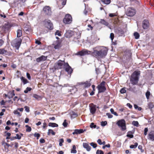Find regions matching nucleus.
Listing matches in <instances>:
<instances>
[{
    "label": "nucleus",
    "mask_w": 154,
    "mask_h": 154,
    "mask_svg": "<svg viewBox=\"0 0 154 154\" xmlns=\"http://www.w3.org/2000/svg\"><path fill=\"white\" fill-rule=\"evenodd\" d=\"M22 31L20 29H18L17 31V37H20L22 35Z\"/></svg>",
    "instance_id": "obj_28"
},
{
    "label": "nucleus",
    "mask_w": 154,
    "mask_h": 154,
    "mask_svg": "<svg viewBox=\"0 0 154 154\" xmlns=\"http://www.w3.org/2000/svg\"><path fill=\"white\" fill-rule=\"evenodd\" d=\"M81 84L85 88L88 87L90 86L91 85L90 82L87 81L85 82H82Z\"/></svg>",
    "instance_id": "obj_26"
},
{
    "label": "nucleus",
    "mask_w": 154,
    "mask_h": 154,
    "mask_svg": "<svg viewBox=\"0 0 154 154\" xmlns=\"http://www.w3.org/2000/svg\"><path fill=\"white\" fill-rule=\"evenodd\" d=\"M9 28V26L8 24H5L3 26L0 27V31L3 33L8 31Z\"/></svg>",
    "instance_id": "obj_13"
},
{
    "label": "nucleus",
    "mask_w": 154,
    "mask_h": 154,
    "mask_svg": "<svg viewBox=\"0 0 154 154\" xmlns=\"http://www.w3.org/2000/svg\"><path fill=\"white\" fill-rule=\"evenodd\" d=\"M116 32L119 35H122L124 33V31L121 28H119L116 30Z\"/></svg>",
    "instance_id": "obj_25"
},
{
    "label": "nucleus",
    "mask_w": 154,
    "mask_h": 154,
    "mask_svg": "<svg viewBox=\"0 0 154 154\" xmlns=\"http://www.w3.org/2000/svg\"><path fill=\"white\" fill-rule=\"evenodd\" d=\"M96 110V106L93 104H91L90 106V111L93 114L95 113Z\"/></svg>",
    "instance_id": "obj_18"
},
{
    "label": "nucleus",
    "mask_w": 154,
    "mask_h": 154,
    "mask_svg": "<svg viewBox=\"0 0 154 154\" xmlns=\"http://www.w3.org/2000/svg\"><path fill=\"white\" fill-rule=\"evenodd\" d=\"M149 23L147 20H144L143 23V27L144 29H147L149 27Z\"/></svg>",
    "instance_id": "obj_21"
},
{
    "label": "nucleus",
    "mask_w": 154,
    "mask_h": 154,
    "mask_svg": "<svg viewBox=\"0 0 154 154\" xmlns=\"http://www.w3.org/2000/svg\"><path fill=\"white\" fill-rule=\"evenodd\" d=\"M90 127L91 128H95L96 127V125H94V123H91L90 125Z\"/></svg>",
    "instance_id": "obj_51"
},
{
    "label": "nucleus",
    "mask_w": 154,
    "mask_h": 154,
    "mask_svg": "<svg viewBox=\"0 0 154 154\" xmlns=\"http://www.w3.org/2000/svg\"><path fill=\"white\" fill-rule=\"evenodd\" d=\"M104 4L106 5L109 4L110 3V0H101Z\"/></svg>",
    "instance_id": "obj_33"
},
{
    "label": "nucleus",
    "mask_w": 154,
    "mask_h": 154,
    "mask_svg": "<svg viewBox=\"0 0 154 154\" xmlns=\"http://www.w3.org/2000/svg\"><path fill=\"white\" fill-rule=\"evenodd\" d=\"M22 42L20 38L18 39H16L12 42V45L13 46L15 47L17 49L19 48Z\"/></svg>",
    "instance_id": "obj_6"
},
{
    "label": "nucleus",
    "mask_w": 154,
    "mask_h": 154,
    "mask_svg": "<svg viewBox=\"0 0 154 154\" xmlns=\"http://www.w3.org/2000/svg\"><path fill=\"white\" fill-rule=\"evenodd\" d=\"M14 113L15 115H17L18 116H20L21 115L20 114V112H19L18 110H15L14 112Z\"/></svg>",
    "instance_id": "obj_40"
},
{
    "label": "nucleus",
    "mask_w": 154,
    "mask_h": 154,
    "mask_svg": "<svg viewBox=\"0 0 154 154\" xmlns=\"http://www.w3.org/2000/svg\"><path fill=\"white\" fill-rule=\"evenodd\" d=\"M148 106L149 108L152 109L154 107L153 104L152 103H149L148 104Z\"/></svg>",
    "instance_id": "obj_38"
},
{
    "label": "nucleus",
    "mask_w": 154,
    "mask_h": 154,
    "mask_svg": "<svg viewBox=\"0 0 154 154\" xmlns=\"http://www.w3.org/2000/svg\"><path fill=\"white\" fill-rule=\"evenodd\" d=\"M126 91L125 88H123L121 89L120 90V92L122 94H124L126 92Z\"/></svg>",
    "instance_id": "obj_50"
},
{
    "label": "nucleus",
    "mask_w": 154,
    "mask_h": 154,
    "mask_svg": "<svg viewBox=\"0 0 154 154\" xmlns=\"http://www.w3.org/2000/svg\"><path fill=\"white\" fill-rule=\"evenodd\" d=\"M43 11L46 15H50L51 13V10L50 7L48 6H45L43 9Z\"/></svg>",
    "instance_id": "obj_12"
},
{
    "label": "nucleus",
    "mask_w": 154,
    "mask_h": 154,
    "mask_svg": "<svg viewBox=\"0 0 154 154\" xmlns=\"http://www.w3.org/2000/svg\"><path fill=\"white\" fill-rule=\"evenodd\" d=\"M108 49L104 46L97 47L93 48L92 55L97 59L104 57L107 54Z\"/></svg>",
    "instance_id": "obj_1"
},
{
    "label": "nucleus",
    "mask_w": 154,
    "mask_h": 154,
    "mask_svg": "<svg viewBox=\"0 0 154 154\" xmlns=\"http://www.w3.org/2000/svg\"><path fill=\"white\" fill-rule=\"evenodd\" d=\"M91 146H92L94 148H95L97 146V144L96 143L92 142L90 143Z\"/></svg>",
    "instance_id": "obj_42"
},
{
    "label": "nucleus",
    "mask_w": 154,
    "mask_h": 154,
    "mask_svg": "<svg viewBox=\"0 0 154 154\" xmlns=\"http://www.w3.org/2000/svg\"><path fill=\"white\" fill-rule=\"evenodd\" d=\"M97 142L99 145L102 144V142H101V140L100 139H99L97 140Z\"/></svg>",
    "instance_id": "obj_59"
},
{
    "label": "nucleus",
    "mask_w": 154,
    "mask_h": 154,
    "mask_svg": "<svg viewBox=\"0 0 154 154\" xmlns=\"http://www.w3.org/2000/svg\"><path fill=\"white\" fill-rule=\"evenodd\" d=\"M107 124V122L106 121H102L101 122V125L103 126H105Z\"/></svg>",
    "instance_id": "obj_47"
},
{
    "label": "nucleus",
    "mask_w": 154,
    "mask_h": 154,
    "mask_svg": "<svg viewBox=\"0 0 154 154\" xmlns=\"http://www.w3.org/2000/svg\"><path fill=\"white\" fill-rule=\"evenodd\" d=\"M59 145L60 146H62L63 145L62 143L64 142V140L63 138L60 139L59 140Z\"/></svg>",
    "instance_id": "obj_37"
},
{
    "label": "nucleus",
    "mask_w": 154,
    "mask_h": 154,
    "mask_svg": "<svg viewBox=\"0 0 154 154\" xmlns=\"http://www.w3.org/2000/svg\"><path fill=\"white\" fill-rule=\"evenodd\" d=\"M136 14L135 10L132 8H129L126 10V14L128 16L132 17Z\"/></svg>",
    "instance_id": "obj_7"
},
{
    "label": "nucleus",
    "mask_w": 154,
    "mask_h": 154,
    "mask_svg": "<svg viewBox=\"0 0 154 154\" xmlns=\"http://www.w3.org/2000/svg\"><path fill=\"white\" fill-rule=\"evenodd\" d=\"M35 137H37V139H38V138L40 137V135L39 134L37 133H35L34 135Z\"/></svg>",
    "instance_id": "obj_54"
},
{
    "label": "nucleus",
    "mask_w": 154,
    "mask_h": 154,
    "mask_svg": "<svg viewBox=\"0 0 154 154\" xmlns=\"http://www.w3.org/2000/svg\"><path fill=\"white\" fill-rule=\"evenodd\" d=\"M53 45L55 49H58L61 46V42L60 41L57 40L53 43Z\"/></svg>",
    "instance_id": "obj_16"
},
{
    "label": "nucleus",
    "mask_w": 154,
    "mask_h": 154,
    "mask_svg": "<svg viewBox=\"0 0 154 154\" xmlns=\"http://www.w3.org/2000/svg\"><path fill=\"white\" fill-rule=\"evenodd\" d=\"M72 17L69 14L66 15L64 18L63 20V22L65 24L70 23L72 21Z\"/></svg>",
    "instance_id": "obj_8"
},
{
    "label": "nucleus",
    "mask_w": 154,
    "mask_h": 154,
    "mask_svg": "<svg viewBox=\"0 0 154 154\" xmlns=\"http://www.w3.org/2000/svg\"><path fill=\"white\" fill-rule=\"evenodd\" d=\"M40 142L41 143H44L45 142V140L43 139H41L40 140Z\"/></svg>",
    "instance_id": "obj_64"
},
{
    "label": "nucleus",
    "mask_w": 154,
    "mask_h": 154,
    "mask_svg": "<svg viewBox=\"0 0 154 154\" xmlns=\"http://www.w3.org/2000/svg\"><path fill=\"white\" fill-rule=\"evenodd\" d=\"M25 108V111L27 112H29V107L27 106H25L24 107Z\"/></svg>",
    "instance_id": "obj_55"
},
{
    "label": "nucleus",
    "mask_w": 154,
    "mask_h": 154,
    "mask_svg": "<svg viewBox=\"0 0 154 154\" xmlns=\"http://www.w3.org/2000/svg\"><path fill=\"white\" fill-rule=\"evenodd\" d=\"M138 145V143H135L134 145H131L130 146V148L131 149L136 148Z\"/></svg>",
    "instance_id": "obj_34"
},
{
    "label": "nucleus",
    "mask_w": 154,
    "mask_h": 154,
    "mask_svg": "<svg viewBox=\"0 0 154 154\" xmlns=\"http://www.w3.org/2000/svg\"><path fill=\"white\" fill-rule=\"evenodd\" d=\"M140 74V71H135L132 75L131 78V81L132 84L133 85H136L139 79V75Z\"/></svg>",
    "instance_id": "obj_2"
},
{
    "label": "nucleus",
    "mask_w": 154,
    "mask_h": 154,
    "mask_svg": "<svg viewBox=\"0 0 154 154\" xmlns=\"http://www.w3.org/2000/svg\"><path fill=\"white\" fill-rule=\"evenodd\" d=\"M67 124H68L66 122V120L65 119L63 123V126L64 127H66L67 126Z\"/></svg>",
    "instance_id": "obj_48"
},
{
    "label": "nucleus",
    "mask_w": 154,
    "mask_h": 154,
    "mask_svg": "<svg viewBox=\"0 0 154 154\" xmlns=\"http://www.w3.org/2000/svg\"><path fill=\"white\" fill-rule=\"evenodd\" d=\"M9 94L10 95L8 96V97L9 99L12 98L15 95L14 93V90H13L11 92H10Z\"/></svg>",
    "instance_id": "obj_29"
},
{
    "label": "nucleus",
    "mask_w": 154,
    "mask_h": 154,
    "mask_svg": "<svg viewBox=\"0 0 154 154\" xmlns=\"http://www.w3.org/2000/svg\"><path fill=\"white\" fill-rule=\"evenodd\" d=\"M106 115L108 116V118H112L113 117L112 115L110 114L109 113H106Z\"/></svg>",
    "instance_id": "obj_52"
},
{
    "label": "nucleus",
    "mask_w": 154,
    "mask_h": 154,
    "mask_svg": "<svg viewBox=\"0 0 154 154\" xmlns=\"http://www.w3.org/2000/svg\"><path fill=\"white\" fill-rule=\"evenodd\" d=\"M132 124L135 126H138L139 123L137 121H133L132 123Z\"/></svg>",
    "instance_id": "obj_39"
},
{
    "label": "nucleus",
    "mask_w": 154,
    "mask_h": 154,
    "mask_svg": "<svg viewBox=\"0 0 154 154\" xmlns=\"http://www.w3.org/2000/svg\"><path fill=\"white\" fill-rule=\"evenodd\" d=\"M21 80L23 82L24 85L26 84L27 83V80L25 78L22 77L20 78Z\"/></svg>",
    "instance_id": "obj_32"
},
{
    "label": "nucleus",
    "mask_w": 154,
    "mask_h": 154,
    "mask_svg": "<svg viewBox=\"0 0 154 154\" xmlns=\"http://www.w3.org/2000/svg\"><path fill=\"white\" fill-rule=\"evenodd\" d=\"M116 124L121 128L122 130L124 131L126 129L125 122L124 119L119 120L117 122Z\"/></svg>",
    "instance_id": "obj_3"
},
{
    "label": "nucleus",
    "mask_w": 154,
    "mask_h": 154,
    "mask_svg": "<svg viewBox=\"0 0 154 154\" xmlns=\"http://www.w3.org/2000/svg\"><path fill=\"white\" fill-rule=\"evenodd\" d=\"M15 138L16 139H18V140H20L21 138V136L18 134H16V136L15 137Z\"/></svg>",
    "instance_id": "obj_49"
},
{
    "label": "nucleus",
    "mask_w": 154,
    "mask_h": 154,
    "mask_svg": "<svg viewBox=\"0 0 154 154\" xmlns=\"http://www.w3.org/2000/svg\"><path fill=\"white\" fill-rule=\"evenodd\" d=\"M91 52L90 51L84 49L78 52L77 54L81 56H83L86 54H91Z\"/></svg>",
    "instance_id": "obj_10"
},
{
    "label": "nucleus",
    "mask_w": 154,
    "mask_h": 154,
    "mask_svg": "<svg viewBox=\"0 0 154 154\" xmlns=\"http://www.w3.org/2000/svg\"><path fill=\"white\" fill-rule=\"evenodd\" d=\"M77 152V151L75 149H72L71 151V153H76Z\"/></svg>",
    "instance_id": "obj_60"
},
{
    "label": "nucleus",
    "mask_w": 154,
    "mask_h": 154,
    "mask_svg": "<svg viewBox=\"0 0 154 154\" xmlns=\"http://www.w3.org/2000/svg\"><path fill=\"white\" fill-rule=\"evenodd\" d=\"M134 36L135 38L137 39L139 38L140 35L137 32H135L134 33Z\"/></svg>",
    "instance_id": "obj_36"
},
{
    "label": "nucleus",
    "mask_w": 154,
    "mask_h": 154,
    "mask_svg": "<svg viewBox=\"0 0 154 154\" xmlns=\"http://www.w3.org/2000/svg\"><path fill=\"white\" fill-rule=\"evenodd\" d=\"M25 127L26 128H27L26 129V131L28 132H30L31 130V127L29 126L28 125H26Z\"/></svg>",
    "instance_id": "obj_43"
},
{
    "label": "nucleus",
    "mask_w": 154,
    "mask_h": 154,
    "mask_svg": "<svg viewBox=\"0 0 154 154\" xmlns=\"http://www.w3.org/2000/svg\"><path fill=\"white\" fill-rule=\"evenodd\" d=\"M84 148L86 149V150L88 151H90L91 149V147L87 143H83V144Z\"/></svg>",
    "instance_id": "obj_23"
},
{
    "label": "nucleus",
    "mask_w": 154,
    "mask_h": 154,
    "mask_svg": "<svg viewBox=\"0 0 154 154\" xmlns=\"http://www.w3.org/2000/svg\"><path fill=\"white\" fill-rule=\"evenodd\" d=\"M2 145L5 148V150L6 152H8L9 151L8 148L10 146V145L5 142H3Z\"/></svg>",
    "instance_id": "obj_24"
},
{
    "label": "nucleus",
    "mask_w": 154,
    "mask_h": 154,
    "mask_svg": "<svg viewBox=\"0 0 154 154\" xmlns=\"http://www.w3.org/2000/svg\"><path fill=\"white\" fill-rule=\"evenodd\" d=\"M86 130L85 129L83 130L82 129H75L74 130V131L72 133L73 134H80L81 133H83Z\"/></svg>",
    "instance_id": "obj_20"
},
{
    "label": "nucleus",
    "mask_w": 154,
    "mask_h": 154,
    "mask_svg": "<svg viewBox=\"0 0 154 154\" xmlns=\"http://www.w3.org/2000/svg\"><path fill=\"white\" fill-rule=\"evenodd\" d=\"M148 139L152 141H154V131H151L148 135Z\"/></svg>",
    "instance_id": "obj_15"
},
{
    "label": "nucleus",
    "mask_w": 154,
    "mask_h": 154,
    "mask_svg": "<svg viewBox=\"0 0 154 154\" xmlns=\"http://www.w3.org/2000/svg\"><path fill=\"white\" fill-rule=\"evenodd\" d=\"M73 33V32L71 30H67L65 34V36L67 38H69L72 36Z\"/></svg>",
    "instance_id": "obj_22"
},
{
    "label": "nucleus",
    "mask_w": 154,
    "mask_h": 154,
    "mask_svg": "<svg viewBox=\"0 0 154 154\" xmlns=\"http://www.w3.org/2000/svg\"><path fill=\"white\" fill-rule=\"evenodd\" d=\"M26 75H27V77L28 78V79H29V80L30 79L31 77H30V74L29 73H27Z\"/></svg>",
    "instance_id": "obj_63"
},
{
    "label": "nucleus",
    "mask_w": 154,
    "mask_h": 154,
    "mask_svg": "<svg viewBox=\"0 0 154 154\" xmlns=\"http://www.w3.org/2000/svg\"><path fill=\"white\" fill-rule=\"evenodd\" d=\"M110 37L111 38V40L112 41L113 38H114V34L113 33H111L110 34Z\"/></svg>",
    "instance_id": "obj_53"
},
{
    "label": "nucleus",
    "mask_w": 154,
    "mask_h": 154,
    "mask_svg": "<svg viewBox=\"0 0 154 154\" xmlns=\"http://www.w3.org/2000/svg\"><path fill=\"white\" fill-rule=\"evenodd\" d=\"M66 0H57V4L60 6V8H62L65 5Z\"/></svg>",
    "instance_id": "obj_14"
},
{
    "label": "nucleus",
    "mask_w": 154,
    "mask_h": 154,
    "mask_svg": "<svg viewBox=\"0 0 154 154\" xmlns=\"http://www.w3.org/2000/svg\"><path fill=\"white\" fill-rule=\"evenodd\" d=\"M33 97L37 99H38L39 98H40V97L39 96L36 94H34L33 96Z\"/></svg>",
    "instance_id": "obj_58"
},
{
    "label": "nucleus",
    "mask_w": 154,
    "mask_h": 154,
    "mask_svg": "<svg viewBox=\"0 0 154 154\" xmlns=\"http://www.w3.org/2000/svg\"><path fill=\"white\" fill-rule=\"evenodd\" d=\"M32 90L31 88L29 87H27L26 90L24 91V92L25 93H27L29 91H30Z\"/></svg>",
    "instance_id": "obj_41"
},
{
    "label": "nucleus",
    "mask_w": 154,
    "mask_h": 154,
    "mask_svg": "<svg viewBox=\"0 0 154 154\" xmlns=\"http://www.w3.org/2000/svg\"><path fill=\"white\" fill-rule=\"evenodd\" d=\"M138 148L139 149L141 150V151L142 152H143V150L142 149V146L141 145H139L138 146Z\"/></svg>",
    "instance_id": "obj_57"
},
{
    "label": "nucleus",
    "mask_w": 154,
    "mask_h": 154,
    "mask_svg": "<svg viewBox=\"0 0 154 154\" xmlns=\"http://www.w3.org/2000/svg\"><path fill=\"white\" fill-rule=\"evenodd\" d=\"M144 134L145 135H146L147 134V132L148 131V128H145L144 129Z\"/></svg>",
    "instance_id": "obj_56"
},
{
    "label": "nucleus",
    "mask_w": 154,
    "mask_h": 154,
    "mask_svg": "<svg viewBox=\"0 0 154 154\" xmlns=\"http://www.w3.org/2000/svg\"><path fill=\"white\" fill-rule=\"evenodd\" d=\"M150 92L148 91H147L146 93V96L147 99L148 100L149 99V96L150 95Z\"/></svg>",
    "instance_id": "obj_35"
},
{
    "label": "nucleus",
    "mask_w": 154,
    "mask_h": 154,
    "mask_svg": "<svg viewBox=\"0 0 154 154\" xmlns=\"http://www.w3.org/2000/svg\"><path fill=\"white\" fill-rule=\"evenodd\" d=\"M64 68L66 71L69 74H71L72 72V69L71 67L67 63H66L64 65Z\"/></svg>",
    "instance_id": "obj_11"
},
{
    "label": "nucleus",
    "mask_w": 154,
    "mask_h": 154,
    "mask_svg": "<svg viewBox=\"0 0 154 154\" xmlns=\"http://www.w3.org/2000/svg\"><path fill=\"white\" fill-rule=\"evenodd\" d=\"M48 125L49 126L54 127H57L58 126V125L54 123H51L50 122L48 124Z\"/></svg>",
    "instance_id": "obj_30"
},
{
    "label": "nucleus",
    "mask_w": 154,
    "mask_h": 154,
    "mask_svg": "<svg viewBox=\"0 0 154 154\" xmlns=\"http://www.w3.org/2000/svg\"><path fill=\"white\" fill-rule=\"evenodd\" d=\"M45 26L48 29L51 30L53 29V24L50 20H45L44 22Z\"/></svg>",
    "instance_id": "obj_9"
},
{
    "label": "nucleus",
    "mask_w": 154,
    "mask_h": 154,
    "mask_svg": "<svg viewBox=\"0 0 154 154\" xmlns=\"http://www.w3.org/2000/svg\"><path fill=\"white\" fill-rule=\"evenodd\" d=\"M127 136L130 138H132L133 137V135L132 134H127Z\"/></svg>",
    "instance_id": "obj_62"
},
{
    "label": "nucleus",
    "mask_w": 154,
    "mask_h": 154,
    "mask_svg": "<svg viewBox=\"0 0 154 154\" xmlns=\"http://www.w3.org/2000/svg\"><path fill=\"white\" fill-rule=\"evenodd\" d=\"M47 56L42 55L41 57L37 58L36 59V61L38 62L44 61L47 59Z\"/></svg>",
    "instance_id": "obj_19"
},
{
    "label": "nucleus",
    "mask_w": 154,
    "mask_h": 154,
    "mask_svg": "<svg viewBox=\"0 0 154 154\" xmlns=\"http://www.w3.org/2000/svg\"><path fill=\"white\" fill-rule=\"evenodd\" d=\"M105 82L103 81L98 85L97 88L98 90V93L103 92L106 90V88L105 86Z\"/></svg>",
    "instance_id": "obj_5"
},
{
    "label": "nucleus",
    "mask_w": 154,
    "mask_h": 154,
    "mask_svg": "<svg viewBox=\"0 0 154 154\" xmlns=\"http://www.w3.org/2000/svg\"><path fill=\"white\" fill-rule=\"evenodd\" d=\"M103 152L100 150L98 149L96 152V154H103Z\"/></svg>",
    "instance_id": "obj_46"
},
{
    "label": "nucleus",
    "mask_w": 154,
    "mask_h": 154,
    "mask_svg": "<svg viewBox=\"0 0 154 154\" xmlns=\"http://www.w3.org/2000/svg\"><path fill=\"white\" fill-rule=\"evenodd\" d=\"M61 32L60 31L57 30L55 33V35H57L58 36H60L61 35Z\"/></svg>",
    "instance_id": "obj_45"
},
{
    "label": "nucleus",
    "mask_w": 154,
    "mask_h": 154,
    "mask_svg": "<svg viewBox=\"0 0 154 154\" xmlns=\"http://www.w3.org/2000/svg\"><path fill=\"white\" fill-rule=\"evenodd\" d=\"M51 134L53 135H54L55 134V132H54L52 130L49 129L48 130V135H49Z\"/></svg>",
    "instance_id": "obj_31"
},
{
    "label": "nucleus",
    "mask_w": 154,
    "mask_h": 154,
    "mask_svg": "<svg viewBox=\"0 0 154 154\" xmlns=\"http://www.w3.org/2000/svg\"><path fill=\"white\" fill-rule=\"evenodd\" d=\"M110 111L112 114H113L116 116H118V115L117 114L116 112H114V110L113 109H110Z\"/></svg>",
    "instance_id": "obj_44"
},
{
    "label": "nucleus",
    "mask_w": 154,
    "mask_h": 154,
    "mask_svg": "<svg viewBox=\"0 0 154 154\" xmlns=\"http://www.w3.org/2000/svg\"><path fill=\"white\" fill-rule=\"evenodd\" d=\"M100 23L107 26L109 25V23L108 22L106 21L103 19H101L100 20Z\"/></svg>",
    "instance_id": "obj_27"
},
{
    "label": "nucleus",
    "mask_w": 154,
    "mask_h": 154,
    "mask_svg": "<svg viewBox=\"0 0 154 154\" xmlns=\"http://www.w3.org/2000/svg\"><path fill=\"white\" fill-rule=\"evenodd\" d=\"M5 54L6 55H11V53L10 52H8L4 49H0V54Z\"/></svg>",
    "instance_id": "obj_17"
},
{
    "label": "nucleus",
    "mask_w": 154,
    "mask_h": 154,
    "mask_svg": "<svg viewBox=\"0 0 154 154\" xmlns=\"http://www.w3.org/2000/svg\"><path fill=\"white\" fill-rule=\"evenodd\" d=\"M66 64L64 61L59 60L55 63L54 67L56 69H61L64 67V65Z\"/></svg>",
    "instance_id": "obj_4"
},
{
    "label": "nucleus",
    "mask_w": 154,
    "mask_h": 154,
    "mask_svg": "<svg viewBox=\"0 0 154 154\" xmlns=\"http://www.w3.org/2000/svg\"><path fill=\"white\" fill-rule=\"evenodd\" d=\"M116 16V14H112V13L110 14H109V16L111 17H113L114 16Z\"/></svg>",
    "instance_id": "obj_61"
}]
</instances>
